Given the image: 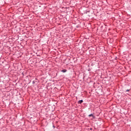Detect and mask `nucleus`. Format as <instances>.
<instances>
[{
    "mask_svg": "<svg viewBox=\"0 0 131 131\" xmlns=\"http://www.w3.org/2000/svg\"><path fill=\"white\" fill-rule=\"evenodd\" d=\"M66 71H67V70H63L62 71V72H63V73H65V72H66Z\"/></svg>",
    "mask_w": 131,
    "mask_h": 131,
    "instance_id": "f03ea898",
    "label": "nucleus"
},
{
    "mask_svg": "<svg viewBox=\"0 0 131 131\" xmlns=\"http://www.w3.org/2000/svg\"><path fill=\"white\" fill-rule=\"evenodd\" d=\"M89 117H91V116H94L92 114L89 115Z\"/></svg>",
    "mask_w": 131,
    "mask_h": 131,
    "instance_id": "7ed1b4c3",
    "label": "nucleus"
},
{
    "mask_svg": "<svg viewBox=\"0 0 131 131\" xmlns=\"http://www.w3.org/2000/svg\"><path fill=\"white\" fill-rule=\"evenodd\" d=\"M83 102V100H81L78 101V104H81Z\"/></svg>",
    "mask_w": 131,
    "mask_h": 131,
    "instance_id": "f257e3e1",
    "label": "nucleus"
},
{
    "mask_svg": "<svg viewBox=\"0 0 131 131\" xmlns=\"http://www.w3.org/2000/svg\"><path fill=\"white\" fill-rule=\"evenodd\" d=\"M128 91H129V90H126V92H128Z\"/></svg>",
    "mask_w": 131,
    "mask_h": 131,
    "instance_id": "20e7f679",
    "label": "nucleus"
}]
</instances>
